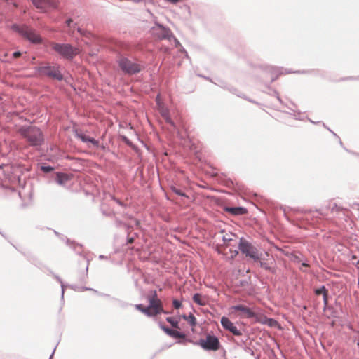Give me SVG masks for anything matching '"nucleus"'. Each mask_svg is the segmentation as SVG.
I'll use <instances>...</instances> for the list:
<instances>
[{
	"label": "nucleus",
	"mask_w": 359,
	"mask_h": 359,
	"mask_svg": "<svg viewBox=\"0 0 359 359\" xmlns=\"http://www.w3.org/2000/svg\"><path fill=\"white\" fill-rule=\"evenodd\" d=\"M18 132L31 147H39L44 143L43 133L37 126L32 125L21 126L18 129Z\"/></svg>",
	"instance_id": "obj_1"
},
{
	"label": "nucleus",
	"mask_w": 359,
	"mask_h": 359,
	"mask_svg": "<svg viewBox=\"0 0 359 359\" xmlns=\"http://www.w3.org/2000/svg\"><path fill=\"white\" fill-rule=\"evenodd\" d=\"M50 46L52 49L64 60H72L79 53V48L70 43H51Z\"/></svg>",
	"instance_id": "obj_2"
},
{
	"label": "nucleus",
	"mask_w": 359,
	"mask_h": 359,
	"mask_svg": "<svg viewBox=\"0 0 359 359\" xmlns=\"http://www.w3.org/2000/svg\"><path fill=\"white\" fill-rule=\"evenodd\" d=\"M11 29L13 32L20 34L25 39L29 41L31 43L41 44L43 42L41 36L39 34H36L35 30L30 29L26 25L20 26L18 24L15 23L11 26Z\"/></svg>",
	"instance_id": "obj_3"
},
{
	"label": "nucleus",
	"mask_w": 359,
	"mask_h": 359,
	"mask_svg": "<svg viewBox=\"0 0 359 359\" xmlns=\"http://www.w3.org/2000/svg\"><path fill=\"white\" fill-rule=\"evenodd\" d=\"M194 345L200 346L205 351H216L220 348V342L218 337L214 334H208L205 339H200L197 341H193Z\"/></svg>",
	"instance_id": "obj_4"
},
{
	"label": "nucleus",
	"mask_w": 359,
	"mask_h": 359,
	"mask_svg": "<svg viewBox=\"0 0 359 359\" xmlns=\"http://www.w3.org/2000/svg\"><path fill=\"white\" fill-rule=\"evenodd\" d=\"M36 72L42 76L57 81H62L64 76L60 70V67L52 65L40 66L35 68Z\"/></svg>",
	"instance_id": "obj_5"
},
{
	"label": "nucleus",
	"mask_w": 359,
	"mask_h": 359,
	"mask_svg": "<svg viewBox=\"0 0 359 359\" xmlns=\"http://www.w3.org/2000/svg\"><path fill=\"white\" fill-rule=\"evenodd\" d=\"M117 64L123 72L129 75L136 74L142 69L140 64L133 62L126 57H120L117 60Z\"/></svg>",
	"instance_id": "obj_6"
},
{
	"label": "nucleus",
	"mask_w": 359,
	"mask_h": 359,
	"mask_svg": "<svg viewBox=\"0 0 359 359\" xmlns=\"http://www.w3.org/2000/svg\"><path fill=\"white\" fill-rule=\"evenodd\" d=\"M151 33L153 36L159 40L167 39L171 41L172 38H174V35L169 27L157 22H155V25L151 27Z\"/></svg>",
	"instance_id": "obj_7"
},
{
	"label": "nucleus",
	"mask_w": 359,
	"mask_h": 359,
	"mask_svg": "<svg viewBox=\"0 0 359 359\" xmlns=\"http://www.w3.org/2000/svg\"><path fill=\"white\" fill-rule=\"evenodd\" d=\"M238 249L247 257L252 258L255 262H260L258 251L255 247L251 245L243 237H241L238 243Z\"/></svg>",
	"instance_id": "obj_8"
},
{
	"label": "nucleus",
	"mask_w": 359,
	"mask_h": 359,
	"mask_svg": "<svg viewBox=\"0 0 359 359\" xmlns=\"http://www.w3.org/2000/svg\"><path fill=\"white\" fill-rule=\"evenodd\" d=\"M149 310L151 311L152 316H155L161 313H167L165 311L163 310L162 306V303L159 299H154V298H148Z\"/></svg>",
	"instance_id": "obj_9"
},
{
	"label": "nucleus",
	"mask_w": 359,
	"mask_h": 359,
	"mask_svg": "<svg viewBox=\"0 0 359 359\" xmlns=\"http://www.w3.org/2000/svg\"><path fill=\"white\" fill-rule=\"evenodd\" d=\"M220 322L223 328L231 332L233 335L241 336L242 334L241 331L227 317H222Z\"/></svg>",
	"instance_id": "obj_10"
},
{
	"label": "nucleus",
	"mask_w": 359,
	"mask_h": 359,
	"mask_svg": "<svg viewBox=\"0 0 359 359\" xmlns=\"http://www.w3.org/2000/svg\"><path fill=\"white\" fill-rule=\"evenodd\" d=\"M233 309L241 311L248 318H252L256 315V312L252 311L249 307L243 304L235 305L233 306Z\"/></svg>",
	"instance_id": "obj_11"
},
{
	"label": "nucleus",
	"mask_w": 359,
	"mask_h": 359,
	"mask_svg": "<svg viewBox=\"0 0 359 359\" xmlns=\"http://www.w3.org/2000/svg\"><path fill=\"white\" fill-rule=\"evenodd\" d=\"M224 210L231 213L233 215H242L247 212V209L245 208L238 206V207H228L226 206L224 208Z\"/></svg>",
	"instance_id": "obj_12"
},
{
	"label": "nucleus",
	"mask_w": 359,
	"mask_h": 359,
	"mask_svg": "<svg viewBox=\"0 0 359 359\" xmlns=\"http://www.w3.org/2000/svg\"><path fill=\"white\" fill-rule=\"evenodd\" d=\"M69 180L68 175L63 172H57L55 178V182L61 186H65Z\"/></svg>",
	"instance_id": "obj_13"
},
{
	"label": "nucleus",
	"mask_w": 359,
	"mask_h": 359,
	"mask_svg": "<svg viewBox=\"0 0 359 359\" xmlns=\"http://www.w3.org/2000/svg\"><path fill=\"white\" fill-rule=\"evenodd\" d=\"M254 318L257 322L269 325V318H268L266 316L260 313H256V315L254 316Z\"/></svg>",
	"instance_id": "obj_14"
},
{
	"label": "nucleus",
	"mask_w": 359,
	"mask_h": 359,
	"mask_svg": "<svg viewBox=\"0 0 359 359\" xmlns=\"http://www.w3.org/2000/svg\"><path fill=\"white\" fill-rule=\"evenodd\" d=\"M74 133L75 137L79 139L81 142L84 143H88V140L90 137L85 135L84 133L79 131L78 130H74Z\"/></svg>",
	"instance_id": "obj_15"
},
{
	"label": "nucleus",
	"mask_w": 359,
	"mask_h": 359,
	"mask_svg": "<svg viewBox=\"0 0 359 359\" xmlns=\"http://www.w3.org/2000/svg\"><path fill=\"white\" fill-rule=\"evenodd\" d=\"M135 308L137 310H138V311H141L142 313H144L146 316H147L149 317H151L152 316L151 311L149 310V308L147 306V307H144L142 304H135Z\"/></svg>",
	"instance_id": "obj_16"
},
{
	"label": "nucleus",
	"mask_w": 359,
	"mask_h": 359,
	"mask_svg": "<svg viewBox=\"0 0 359 359\" xmlns=\"http://www.w3.org/2000/svg\"><path fill=\"white\" fill-rule=\"evenodd\" d=\"M171 337H172L174 339H184L187 341L193 343V341L186 338V334L184 333L179 332V331L175 330H173L172 334L171 335Z\"/></svg>",
	"instance_id": "obj_17"
},
{
	"label": "nucleus",
	"mask_w": 359,
	"mask_h": 359,
	"mask_svg": "<svg viewBox=\"0 0 359 359\" xmlns=\"http://www.w3.org/2000/svg\"><path fill=\"white\" fill-rule=\"evenodd\" d=\"M70 287L71 289L75 290V291H87V290H93V291H95L96 292V290H93V288H90V287H79L78 285H65V287Z\"/></svg>",
	"instance_id": "obj_18"
},
{
	"label": "nucleus",
	"mask_w": 359,
	"mask_h": 359,
	"mask_svg": "<svg viewBox=\"0 0 359 359\" xmlns=\"http://www.w3.org/2000/svg\"><path fill=\"white\" fill-rule=\"evenodd\" d=\"M193 301L199 306L205 305V301L202 299L201 295L199 293H196L194 294Z\"/></svg>",
	"instance_id": "obj_19"
},
{
	"label": "nucleus",
	"mask_w": 359,
	"mask_h": 359,
	"mask_svg": "<svg viewBox=\"0 0 359 359\" xmlns=\"http://www.w3.org/2000/svg\"><path fill=\"white\" fill-rule=\"evenodd\" d=\"M170 189L175 194H177L180 196H182V197L189 198V196L186 194V193L183 192L181 189H178L177 187L172 185V186H170Z\"/></svg>",
	"instance_id": "obj_20"
},
{
	"label": "nucleus",
	"mask_w": 359,
	"mask_h": 359,
	"mask_svg": "<svg viewBox=\"0 0 359 359\" xmlns=\"http://www.w3.org/2000/svg\"><path fill=\"white\" fill-rule=\"evenodd\" d=\"M159 327L168 336L171 337L174 330L165 326L163 323H158Z\"/></svg>",
	"instance_id": "obj_21"
},
{
	"label": "nucleus",
	"mask_w": 359,
	"mask_h": 359,
	"mask_svg": "<svg viewBox=\"0 0 359 359\" xmlns=\"http://www.w3.org/2000/svg\"><path fill=\"white\" fill-rule=\"evenodd\" d=\"M50 273L53 274V277L60 283V286H61V289H62L61 298L63 299L65 285L59 276L53 273V272H50Z\"/></svg>",
	"instance_id": "obj_22"
},
{
	"label": "nucleus",
	"mask_w": 359,
	"mask_h": 359,
	"mask_svg": "<svg viewBox=\"0 0 359 359\" xmlns=\"http://www.w3.org/2000/svg\"><path fill=\"white\" fill-rule=\"evenodd\" d=\"M316 294L318 295L323 294L325 303L327 304V291L326 290V289L324 286H323L322 287H320L319 289H317L316 290Z\"/></svg>",
	"instance_id": "obj_23"
},
{
	"label": "nucleus",
	"mask_w": 359,
	"mask_h": 359,
	"mask_svg": "<svg viewBox=\"0 0 359 359\" xmlns=\"http://www.w3.org/2000/svg\"><path fill=\"white\" fill-rule=\"evenodd\" d=\"M49 0H32V4L37 8H43V5L47 4Z\"/></svg>",
	"instance_id": "obj_24"
},
{
	"label": "nucleus",
	"mask_w": 359,
	"mask_h": 359,
	"mask_svg": "<svg viewBox=\"0 0 359 359\" xmlns=\"http://www.w3.org/2000/svg\"><path fill=\"white\" fill-rule=\"evenodd\" d=\"M166 321L168 323H169L171 326L175 328V329H178L179 328V322L175 320L174 318L172 317H167L165 318Z\"/></svg>",
	"instance_id": "obj_25"
},
{
	"label": "nucleus",
	"mask_w": 359,
	"mask_h": 359,
	"mask_svg": "<svg viewBox=\"0 0 359 359\" xmlns=\"http://www.w3.org/2000/svg\"><path fill=\"white\" fill-rule=\"evenodd\" d=\"M187 320L191 327L196 326L197 323L196 317L191 313L187 316Z\"/></svg>",
	"instance_id": "obj_26"
},
{
	"label": "nucleus",
	"mask_w": 359,
	"mask_h": 359,
	"mask_svg": "<svg viewBox=\"0 0 359 359\" xmlns=\"http://www.w3.org/2000/svg\"><path fill=\"white\" fill-rule=\"evenodd\" d=\"M53 170H54L53 167H52L50 165H41V170L45 173L50 172Z\"/></svg>",
	"instance_id": "obj_27"
},
{
	"label": "nucleus",
	"mask_w": 359,
	"mask_h": 359,
	"mask_svg": "<svg viewBox=\"0 0 359 359\" xmlns=\"http://www.w3.org/2000/svg\"><path fill=\"white\" fill-rule=\"evenodd\" d=\"M111 198L115 201L118 205L121 206V207H123V208H126V205L122 202L120 199L116 198L114 196H112L111 195Z\"/></svg>",
	"instance_id": "obj_28"
},
{
	"label": "nucleus",
	"mask_w": 359,
	"mask_h": 359,
	"mask_svg": "<svg viewBox=\"0 0 359 359\" xmlns=\"http://www.w3.org/2000/svg\"><path fill=\"white\" fill-rule=\"evenodd\" d=\"M88 143H91L95 147L98 148L100 147V142L98 140H95L93 137H90L88 140Z\"/></svg>",
	"instance_id": "obj_29"
},
{
	"label": "nucleus",
	"mask_w": 359,
	"mask_h": 359,
	"mask_svg": "<svg viewBox=\"0 0 359 359\" xmlns=\"http://www.w3.org/2000/svg\"><path fill=\"white\" fill-rule=\"evenodd\" d=\"M172 305L175 309H178L182 306V303L180 300L174 299L172 301Z\"/></svg>",
	"instance_id": "obj_30"
},
{
	"label": "nucleus",
	"mask_w": 359,
	"mask_h": 359,
	"mask_svg": "<svg viewBox=\"0 0 359 359\" xmlns=\"http://www.w3.org/2000/svg\"><path fill=\"white\" fill-rule=\"evenodd\" d=\"M164 118H165L166 123L172 125V126H175L174 122L172 121V118H170V116H169L168 114H166V116Z\"/></svg>",
	"instance_id": "obj_31"
},
{
	"label": "nucleus",
	"mask_w": 359,
	"mask_h": 359,
	"mask_svg": "<svg viewBox=\"0 0 359 359\" xmlns=\"http://www.w3.org/2000/svg\"><path fill=\"white\" fill-rule=\"evenodd\" d=\"M88 261H87V264H86V273L83 276V277L81 278V282H83L85 283L86 280V278H87V272H88Z\"/></svg>",
	"instance_id": "obj_32"
},
{
	"label": "nucleus",
	"mask_w": 359,
	"mask_h": 359,
	"mask_svg": "<svg viewBox=\"0 0 359 359\" xmlns=\"http://www.w3.org/2000/svg\"><path fill=\"white\" fill-rule=\"evenodd\" d=\"M232 240L231 238L229 237V236L228 234H226V235H224L222 236V241L224 242V243H226L227 242H229Z\"/></svg>",
	"instance_id": "obj_33"
},
{
	"label": "nucleus",
	"mask_w": 359,
	"mask_h": 359,
	"mask_svg": "<svg viewBox=\"0 0 359 359\" xmlns=\"http://www.w3.org/2000/svg\"><path fill=\"white\" fill-rule=\"evenodd\" d=\"M77 32L82 36H86V34H87V32L83 30L82 28L81 27H77L76 29Z\"/></svg>",
	"instance_id": "obj_34"
},
{
	"label": "nucleus",
	"mask_w": 359,
	"mask_h": 359,
	"mask_svg": "<svg viewBox=\"0 0 359 359\" xmlns=\"http://www.w3.org/2000/svg\"><path fill=\"white\" fill-rule=\"evenodd\" d=\"M271 327H280L278 323L276 320H274L271 318Z\"/></svg>",
	"instance_id": "obj_35"
},
{
	"label": "nucleus",
	"mask_w": 359,
	"mask_h": 359,
	"mask_svg": "<svg viewBox=\"0 0 359 359\" xmlns=\"http://www.w3.org/2000/svg\"><path fill=\"white\" fill-rule=\"evenodd\" d=\"M172 40L174 41L175 47L181 46L180 42L178 41V39L175 36H174V38H172Z\"/></svg>",
	"instance_id": "obj_36"
},
{
	"label": "nucleus",
	"mask_w": 359,
	"mask_h": 359,
	"mask_svg": "<svg viewBox=\"0 0 359 359\" xmlns=\"http://www.w3.org/2000/svg\"><path fill=\"white\" fill-rule=\"evenodd\" d=\"M123 140L124 141V142H125L126 144H128V145H129V146H131V145H132V142H131V141H130L128 138H127L126 136H123Z\"/></svg>",
	"instance_id": "obj_37"
},
{
	"label": "nucleus",
	"mask_w": 359,
	"mask_h": 359,
	"mask_svg": "<svg viewBox=\"0 0 359 359\" xmlns=\"http://www.w3.org/2000/svg\"><path fill=\"white\" fill-rule=\"evenodd\" d=\"M151 292H152V294L151 296H149L148 298L158 299L156 291L153 290V291H151Z\"/></svg>",
	"instance_id": "obj_38"
},
{
	"label": "nucleus",
	"mask_w": 359,
	"mask_h": 359,
	"mask_svg": "<svg viewBox=\"0 0 359 359\" xmlns=\"http://www.w3.org/2000/svg\"><path fill=\"white\" fill-rule=\"evenodd\" d=\"M22 53L20 51H15L13 53V57L15 58H17L20 56H21Z\"/></svg>",
	"instance_id": "obj_39"
},
{
	"label": "nucleus",
	"mask_w": 359,
	"mask_h": 359,
	"mask_svg": "<svg viewBox=\"0 0 359 359\" xmlns=\"http://www.w3.org/2000/svg\"><path fill=\"white\" fill-rule=\"evenodd\" d=\"M229 91H230V92H231L232 93H233V94H235V95H238V97H241V95H239V94H238V93H237V91H238V90H237L236 88H229Z\"/></svg>",
	"instance_id": "obj_40"
},
{
	"label": "nucleus",
	"mask_w": 359,
	"mask_h": 359,
	"mask_svg": "<svg viewBox=\"0 0 359 359\" xmlns=\"http://www.w3.org/2000/svg\"><path fill=\"white\" fill-rule=\"evenodd\" d=\"M72 23V20L71 18H69L66 20V25H67V27H71Z\"/></svg>",
	"instance_id": "obj_41"
},
{
	"label": "nucleus",
	"mask_w": 359,
	"mask_h": 359,
	"mask_svg": "<svg viewBox=\"0 0 359 359\" xmlns=\"http://www.w3.org/2000/svg\"><path fill=\"white\" fill-rule=\"evenodd\" d=\"M261 266L266 269H269V266L267 263H262L260 262Z\"/></svg>",
	"instance_id": "obj_42"
},
{
	"label": "nucleus",
	"mask_w": 359,
	"mask_h": 359,
	"mask_svg": "<svg viewBox=\"0 0 359 359\" xmlns=\"http://www.w3.org/2000/svg\"><path fill=\"white\" fill-rule=\"evenodd\" d=\"M217 85L219 86L222 87V88H226V84L223 81H219V83H217Z\"/></svg>",
	"instance_id": "obj_43"
},
{
	"label": "nucleus",
	"mask_w": 359,
	"mask_h": 359,
	"mask_svg": "<svg viewBox=\"0 0 359 359\" xmlns=\"http://www.w3.org/2000/svg\"><path fill=\"white\" fill-rule=\"evenodd\" d=\"M116 224L117 226H120L121 225L123 224V222L121 220L116 219Z\"/></svg>",
	"instance_id": "obj_44"
},
{
	"label": "nucleus",
	"mask_w": 359,
	"mask_h": 359,
	"mask_svg": "<svg viewBox=\"0 0 359 359\" xmlns=\"http://www.w3.org/2000/svg\"><path fill=\"white\" fill-rule=\"evenodd\" d=\"M133 241H134V238L133 237H130V238H128L127 243H133Z\"/></svg>",
	"instance_id": "obj_45"
},
{
	"label": "nucleus",
	"mask_w": 359,
	"mask_h": 359,
	"mask_svg": "<svg viewBox=\"0 0 359 359\" xmlns=\"http://www.w3.org/2000/svg\"><path fill=\"white\" fill-rule=\"evenodd\" d=\"M99 259H108V257L105 256V255H100L99 256Z\"/></svg>",
	"instance_id": "obj_46"
},
{
	"label": "nucleus",
	"mask_w": 359,
	"mask_h": 359,
	"mask_svg": "<svg viewBox=\"0 0 359 359\" xmlns=\"http://www.w3.org/2000/svg\"><path fill=\"white\" fill-rule=\"evenodd\" d=\"M102 213L107 216H111L112 214L111 212H107V211H104L103 209H102Z\"/></svg>",
	"instance_id": "obj_47"
},
{
	"label": "nucleus",
	"mask_w": 359,
	"mask_h": 359,
	"mask_svg": "<svg viewBox=\"0 0 359 359\" xmlns=\"http://www.w3.org/2000/svg\"><path fill=\"white\" fill-rule=\"evenodd\" d=\"M167 1H170L172 4H177L179 1V0H167Z\"/></svg>",
	"instance_id": "obj_48"
},
{
	"label": "nucleus",
	"mask_w": 359,
	"mask_h": 359,
	"mask_svg": "<svg viewBox=\"0 0 359 359\" xmlns=\"http://www.w3.org/2000/svg\"><path fill=\"white\" fill-rule=\"evenodd\" d=\"M187 316H188V315L182 314V315L181 316V318H183L184 320H187Z\"/></svg>",
	"instance_id": "obj_49"
},
{
	"label": "nucleus",
	"mask_w": 359,
	"mask_h": 359,
	"mask_svg": "<svg viewBox=\"0 0 359 359\" xmlns=\"http://www.w3.org/2000/svg\"><path fill=\"white\" fill-rule=\"evenodd\" d=\"M61 239H62V241H64V240H65V237H64V236H62V237L61 238ZM65 240H66L67 244H69V240L68 238H65Z\"/></svg>",
	"instance_id": "obj_50"
},
{
	"label": "nucleus",
	"mask_w": 359,
	"mask_h": 359,
	"mask_svg": "<svg viewBox=\"0 0 359 359\" xmlns=\"http://www.w3.org/2000/svg\"><path fill=\"white\" fill-rule=\"evenodd\" d=\"M166 114H168V111H163V112H162V116H163V118H165V117L166 116Z\"/></svg>",
	"instance_id": "obj_51"
},
{
	"label": "nucleus",
	"mask_w": 359,
	"mask_h": 359,
	"mask_svg": "<svg viewBox=\"0 0 359 359\" xmlns=\"http://www.w3.org/2000/svg\"><path fill=\"white\" fill-rule=\"evenodd\" d=\"M55 349H56V346L54 348V349H53V352H52V354H51V355L50 356L49 359H52V357H53V354H54V353H55Z\"/></svg>",
	"instance_id": "obj_52"
},
{
	"label": "nucleus",
	"mask_w": 359,
	"mask_h": 359,
	"mask_svg": "<svg viewBox=\"0 0 359 359\" xmlns=\"http://www.w3.org/2000/svg\"><path fill=\"white\" fill-rule=\"evenodd\" d=\"M181 50L186 54V56H187V52L185 50V49L183 47H182Z\"/></svg>",
	"instance_id": "obj_53"
},
{
	"label": "nucleus",
	"mask_w": 359,
	"mask_h": 359,
	"mask_svg": "<svg viewBox=\"0 0 359 359\" xmlns=\"http://www.w3.org/2000/svg\"><path fill=\"white\" fill-rule=\"evenodd\" d=\"M205 79H206L207 80H208V81H211V82H212L211 79H210L209 77H205Z\"/></svg>",
	"instance_id": "obj_54"
}]
</instances>
